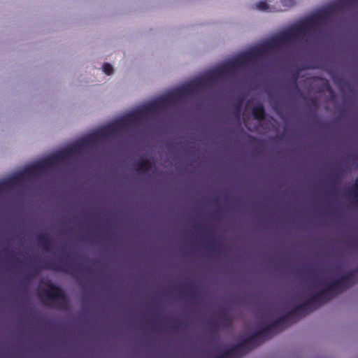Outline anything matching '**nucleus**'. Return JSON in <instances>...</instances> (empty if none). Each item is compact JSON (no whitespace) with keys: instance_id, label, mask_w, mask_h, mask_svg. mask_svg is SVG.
I'll list each match as a JSON object with an SVG mask.
<instances>
[{"instance_id":"obj_17","label":"nucleus","mask_w":358,"mask_h":358,"mask_svg":"<svg viewBox=\"0 0 358 358\" xmlns=\"http://www.w3.org/2000/svg\"><path fill=\"white\" fill-rule=\"evenodd\" d=\"M281 3L283 6L288 8V7H291L293 5H294L295 1L294 0H281Z\"/></svg>"},{"instance_id":"obj_12","label":"nucleus","mask_w":358,"mask_h":358,"mask_svg":"<svg viewBox=\"0 0 358 358\" xmlns=\"http://www.w3.org/2000/svg\"><path fill=\"white\" fill-rule=\"evenodd\" d=\"M352 191L350 192L356 203H358V176L355 179V185L352 187Z\"/></svg>"},{"instance_id":"obj_24","label":"nucleus","mask_w":358,"mask_h":358,"mask_svg":"<svg viewBox=\"0 0 358 358\" xmlns=\"http://www.w3.org/2000/svg\"><path fill=\"white\" fill-rule=\"evenodd\" d=\"M212 326H213V329L215 330L217 329V327H218V324H217L213 323V324H212Z\"/></svg>"},{"instance_id":"obj_7","label":"nucleus","mask_w":358,"mask_h":358,"mask_svg":"<svg viewBox=\"0 0 358 358\" xmlns=\"http://www.w3.org/2000/svg\"><path fill=\"white\" fill-rule=\"evenodd\" d=\"M260 344L261 342L257 338L256 335L253 333L240 343L232 346L231 348L227 349V352L225 355L228 354H233L235 358H241L242 356L245 355L249 351L257 347Z\"/></svg>"},{"instance_id":"obj_13","label":"nucleus","mask_w":358,"mask_h":358,"mask_svg":"<svg viewBox=\"0 0 358 358\" xmlns=\"http://www.w3.org/2000/svg\"><path fill=\"white\" fill-rule=\"evenodd\" d=\"M255 8L259 10L265 11L269 8V6L266 1H260L255 4Z\"/></svg>"},{"instance_id":"obj_18","label":"nucleus","mask_w":358,"mask_h":358,"mask_svg":"<svg viewBox=\"0 0 358 358\" xmlns=\"http://www.w3.org/2000/svg\"><path fill=\"white\" fill-rule=\"evenodd\" d=\"M341 176V174L340 172H338L333 176V183L334 185L338 184L340 182Z\"/></svg>"},{"instance_id":"obj_26","label":"nucleus","mask_w":358,"mask_h":358,"mask_svg":"<svg viewBox=\"0 0 358 358\" xmlns=\"http://www.w3.org/2000/svg\"><path fill=\"white\" fill-rule=\"evenodd\" d=\"M178 327H176V326H175V325L171 326V329H178Z\"/></svg>"},{"instance_id":"obj_28","label":"nucleus","mask_w":358,"mask_h":358,"mask_svg":"<svg viewBox=\"0 0 358 358\" xmlns=\"http://www.w3.org/2000/svg\"><path fill=\"white\" fill-rule=\"evenodd\" d=\"M213 201H217V198H213Z\"/></svg>"},{"instance_id":"obj_23","label":"nucleus","mask_w":358,"mask_h":358,"mask_svg":"<svg viewBox=\"0 0 358 358\" xmlns=\"http://www.w3.org/2000/svg\"><path fill=\"white\" fill-rule=\"evenodd\" d=\"M318 285H320V286H324L325 285V282L324 281H322V280L319 281L318 282Z\"/></svg>"},{"instance_id":"obj_8","label":"nucleus","mask_w":358,"mask_h":358,"mask_svg":"<svg viewBox=\"0 0 358 358\" xmlns=\"http://www.w3.org/2000/svg\"><path fill=\"white\" fill-rule=\"evenodd\" d=\"M134 170L138 173H145L151 169V163L149 160L141 157L133 164Z\"/></svg>"},{"instance_id":"obj_15","label":"nucleus","mask_w":358,"mask_h":358,"mask_svg":"<svg viewBox=\"0 0 358 358\" xmlns=\"http://www.w3.org/2000/svg\"><path fill=\"white\" fill-rule=\"evenodd\" d=\"M103 71L106 75L110 76V75L113 74V68L110 64L104 63L103 65Z\"/></svg>"},{"instance_id":"obj_1","label":"nucleus","mask_w":358,"mask_h":358,"mask_svg":"<svg viewBox=\"0 0 358 358\" xmlns=\"http://www.w3.org/2000/svg\"><path fill=\"white\" fill-rule=\"evenodd\" d=\"M321 18L320 14H316L296 23L284 31L266 41L259 47L240 55L232 61L208 72L204 77L196 79L182 87L167 94L161 98V106L172 102L174 99L182 95L194 92L199 87H203L208 83H213L220 78L222 75L229 72L236 66L245 64L249 60L255 58L261 53L279 48L287 42L293 41L306 36L308 31L313 30L317 21Z\"/></svg>"},{"instance_id":"obj_22","label":"nucleus","mask_w":358,"mask_h":358,"mask_svg":"<svg viewBox=\"0 0 358 358\" xmlns=\"http://www.w3.org/2000/svg\"><path fill=\"white\" fill-rule=\"evenodd\" d=\"M8 256L9 259L10 261H15V260H17V258L13 254L10 253V252L8 253Z\"/></svg>"},{"instance_id":"obj_19","label":"nucleus","mask_w":358,"mask_h":358,"mask_svg":"<svg viewBox=\"0 0 358 358\" xmlns=\"http://www.w3.org/2000/svg\"><path fill=\"white\" fill-rule=\"evenodd\" d=\"M227 352V350H224L223 352H222L220 356V358H235L234 355L233 354H228L225 355V354Z\"/></svg>"},{"instance_id":"obj_4","label":"nucleus","mask_w":358,"mask_h":358,"mask_svg":"<svg viewBox=\"0 0 358 358\" xmlns=\"http://www.w3.org/2000/svg\"><path fill=\"white\" fill-rule=\"evenodd\" d=\"M47 289L44 291L46 298L55 301L57 307L61 310H67L69 307V299L64 290L51 282H45Z\"/></svg>"},{"instance_id":"obj_27","label":"nucleus","mask_w":358,"mask_h":358,"mask_svg":"<svg viewBox=\"0 0 358 358\" xmlns=\"http://www.w3.org/2000/svg\"><path fill=\"white\" fill-rule=\"evenodd\" d=\"M76 267H77L78 269H79V268H81V265H78Z\"/></svg>"},{"instance_id":"obj_11","label":"nucleus","mask_w":358,"mask_h":358,"mask_svg":"<svg viewBox=\"0 0 358 358\" xmlns=\"http://www.w3.org/2000/svg\"><path fill=\"white\" fill-rule=\"evenodd\" d=\"M39 245L45 250H49L52 247V241L47 234L38 235L37 237Z\"/></svg>"},{"instance_id":"obj_3","label":"nucleus","mask_w":358,"mask_h":358,"mask_svg":"<svg viewBox=\"0 0 358 358\" xmlns=\"http://www.w3.org/2000/svg\"><path fill=\"white\" fill-rule=\"evenodd\" d=\"M332 299L333 295L323 288L305 302L294 308V311L301 312V317H304Z\"/></svg>"},{"instance_id":"obj_29","label":"nucleus","mask_w":358,"mask_h":358,"mask_svg":"<svg viewBox=\"0 0 358 358\" xmlns=\"http://www.w3.org/2000/svg\"><path fill=\"white\" fill-rule=\"evenodd\" d=\"M208 240H209V241H211V240H212V238H211V236H208Z\"/></svg>"},{"instance_id":"obj_20","label":"nucleus","mask_w":358,"mask_h":358,"mask_svg":"<svg viewBox=\"0 0 358 358\" xmlns=\"http://www.w3.org/2000/svg\"><path fill=\"white\" fill-rule=\"evenodd\" d=\"M208 248L209 250L212 252H215L216 250L215 245L213 242L209 243V244L208 245Z\"/></svg>"},{"instance_id":"obj_9","label":"nucleus","mask_w":358,"mask_h":358,"mask_svg":"<svg viewBox=\"0 0 358 358\" xmlns=\"http://www.w3.org/2000/svg\"><path fill=\"white\" fill-rule=\"evenodd\" d=\"M252 113L254 118L259 121H263L265 119L266 111L264 106L262 103H259L253 107Z\"/></svg>"},{"instance_id":"obj_2","label":"nucleus","mask_w":358,"mask_h":358,"mask_svg":"<svg viewBox=\"0 0 358 358\" xmlns=\"http://www.w3.org/2000/svg\"><path fill=\"white\" fill-rule=\"evenodd\" d=\"M301 317V312H294L293 308L287 314L276 319L268 325L260 328L254 334L256 335L257 338L262 343L266 340L271 338L275 334L296 322Z\"/></svg>"},{"instance_id":"obj_14","label":"nucleus","mask_w":358,"mask_h":358,"mask_svg":"<svg viewBox=\"0 0 358 358\" xmlns=\"http://www.w3.org/2000/svg\"><path fill=\"white\" fill-rule=\"evenodd\" d=\"M182 293L188 298L193 299L198 297V295L196 293V291L194 289V287H191L189 290H185L182 292Z\"/></svg>"},{"instance_id":"obj_10","label":"nucleus","mask_w":358,"mask_h":358,"mask_svg":"<svg viewBox=\"0 0 358 358\" xmlns=\"http://www.w3.org/2000/svg\"><path fill=\"white\" fill-rule=\"evenodd\" d=\"M297 79L298 76L294 75L292 77V83L288 86L287 90L294 96H302V92L297 84Z\"/></svg>"},{"instance_id":"obj_21","label":"nucleus","mask_w":358,"mask_h":358,"mask_svg":"<svg viewBox=\"0 0 358 358\" xmlns=\"http://www.w3.org/2000/svg\"><path fill=\"white\" fill-rule=\"evenodd\" d=\"M243 101V99H241L238 103L236 106V108L237 110V113H238V116L239 115V113H240V110H241V103Z\"/></svg>"},{"instance_id":"obj_6","label":"nucleus","mask_w":358,"mask_h":358,"mask_svg":"<svg viewBox=\"0 0 358 358\" xmlns=\"http://www.w3.org/2000/svg\"><path fill=\"white\" fill-rule=\"evenodd\" d=\"M355 282V271H350L325 286L324 288L327 289V292L332 294L334 297L335 295L350 287Z\"/></svg>"},{"instance_id":"obj_5","label":"nucleus","mask_w":358,"mask_h":358,"mask_svg":"<svg viewBox=\"0 0 358 358\" xmlns=\"http://www.w3.org/2000/svg\"><path fill=\"white\" fill-rule=\"evenodd\" d=\"M66 266V264L62 262L60 259H52L41 265L36 264L32 266L27 273H26L24 276V280L27 282L30 281L31 279L35 278L43 269L68 272V270L65 268Z\"/></svg>"},{"instance_id":"obj_25","label":"nucleus","mask_w":358,"mask_h":358,"mask_svg":"<svg viewBox=\"0 0 358 358\" xmlns=\"http://www.w3.org/2000/svg\"><path fill=\"white\" fill-rule=\"evenodd\" d=\"M311 102L313 106H317V101L315 99H312Z\"/></svg>"},{"instance_id":"obj_16","label":"nucleus","mask_w":358,"mask_h":358,"mask_svg":"<svg viewBox=\"0 0 358 358\" xmlns=\"http://www.w3.org/2000/svg\"><path fill=\"white\" fill-rule=\"evenodd\" d=\"M222 319L225 322L226 327H231V318L229 315H228L226 313H223L222 315Z\"/></svg>"}]
</instances>
